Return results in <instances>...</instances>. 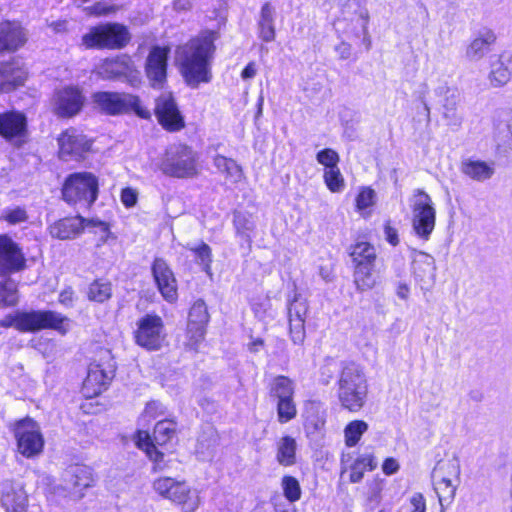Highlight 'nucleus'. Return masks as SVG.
<instances>
[{
    "instance_id": "21",
    "label": "nucleus",
    "mask_w": 512,
    "mask_h": 512,
    "mask_svg": "<svg viewBox=\"0 0 512 512\" xmlns=\"http://www.w3.org/2000/svg\"><path fill=\"white\" fill-rule=\"evenodd\" d=\"M24 266L25 258L18 245L8 236H0V274L16 272Z\"/></svg>"
},
{
    "instance_id": "1",
    "label": "nucleus",
    "mask_w": 512,
    "mask_h": 512,
    "mask_svg": "<svg viewBox=\"0 0 512 512\" xmlns=\"http://www.w3.org/2000/svg\"><path fill=\"white\" fill-rule=\"evenodd\" d=\"M216 34L205 31L176 49V59L186 84L195 89L212 79L210 62L213 57Z\"/></svg>"
},
{
    "instance_id": "51",
    "label": "nucleus",
    "mask_w": 512,
    "mask_h": 512,
    "mask_svg": "<svg viewBox=\"0 0 512 512\" xmlns=\"http://www.w3.org/2000/svg\"><path fill=\"white\" fill-rule=\"evenodd\" d=\"M316 159L325 169L338 167L340 161L338 153L330 148L319 151L316 155Z\"/></svg>"
},
{
    "instance_id": "16",
    "label": "nucleus",
    "mask_w": 512,
    "mask_h": 512,
    "mask_svg": "<svg viewBox=\"0 0 512 512\" xmlns=\"http://www.w3.org/2000/svg\"><path fill=\"white\" fill-rule=\"evenodd\" d=\"M308 310L309 305L307 300L299 294H296L288 303L289 334L294 344H302L305 340V320Z\"/></svg>"
},
{
    "instance_id": "37",
    "label": "nucleus",
    "mask_w": 512,
    "mask_h": 512,
    "mask_svg": "<svg viewBox=\"0 0 512 512\" xmlns=\"http://www.w3.org/2000/svg\"><path fill=\"white\" fill-rule=\"evenodd\" d=\"M462 172L476 181L490 179L494 169L484 161L467 160L462 164Z\"/></svg>"
},
{
    "instance_id": "4",
    "label": "nucleus",
    "mask_w": 512,
    "mask_h": 512,
    "mask_svg": "<svg viewBox=\"0 0 512 512\" xmlns=\"http://www.w3.org/2000/svg\"><path fill=\"white\" fill-rule=\"evenodd\" d=\"M98 179L90 172L69 175L63 185L62 194L66 202L90 207L98 197Z\"/></svg>"
},
{
    "instance_id": "2",
    "label": "nucleus",
    "mask_w": 512,
    "mask_h": 512,
    "mask_svg": "<svg viewBox=\"0 0 512 512\" xmlns=\"http://www.w3.org/2000/svg\"><path fill=\"white\" fill-rule=\"evenodd\" d=\"M367 396V381L362 368L354 363L346 365L338 380L341 405L352 412L359 411Z\"/></svg>"
},
{
    "instance_id": "56",
    "label": "nucleus",
    "mask_w": 512,
    "mask_h": 512,
    "mask_svg": "<svg viewBox=\"0 0 512 512\" xmlns=\"http://www.w3.org/2000/svg\"><path fill=\"white\" fill-rule=\"evenodd\" d=\"M121 201L126 207H132L137 202V193L134 189L125 188L121 193Z\"/></svg>"
},
{
    "instance_id": "6",
    "label": "nucleus",
    "mask_w": 512,
    "mask_h": 512,
    "mask_svg": "<svg viewBox=\"0 0 512 512\" xmlns=\"http://www.w3.org/2000/svg\"><path fill=\"white\" fill-rule=\"evenodd\" d=\"M131 40L126 26L120 23H107L92 28L83 35L82 44L88 48L122 49Z\"/></svg>"
},
{
    "instance_id": "26",
    "label": "nucleus",
    "mask_w": 512,
    "mask_h": 512,
    "mask_svg": "<svg viewBox=\"0 0 512 512\" xmlns=\"http://www.w3.org/2000/svg\"><path fill=\"white\" fill-rule=\"evenodd\" d=\"M27 40L26 33L17 22L0 23V53L15 51Z\"/></svg>"
},
{
    "instance_id": "5",
    "label": "nucleus",
    "mask_w": 512,
    "mask_h": 512,
    "mask_svg": "<svg viewBox=\"0 0 512 512\" xmlns=\"http://www.w3.org/2000/svg\"><path fill=\"white\" fill-rule=\"evenodd\" d=\"M434 489L441 506L449 505L460 484V462L456 457L440 460L432 473Z\"/></svg>"
},
{
    "instance_id": "49",
    "label": "nucleus",
    "mask_w": 512,
    "mask_h": 512,
    "mask_svg": "<svg viewBox=\"0 0 512 512\" xmlns=\"http://www.w3.org/2000/svg\"><path fill=\"white\" fill-rule=\"evenodd\" d=\"M496 139L499 146L512 149V114L498 125Z\"/></svg>"
},
{
    "instance_id": "15",
    "label": "nucleus",
    "mask_w": 512,
    "mask_h": 512,
    "mask_svg": "<svg viewBox=\"0 0 512 512\" xmlns=\"http://www.w3.org/2000/svg\"><path fill=\"white\" fill-rule=\"evenodd\" d=\"M0 135L16 147L27 141V118L19 111H9L0 114Z\"/></svg>"
},
{
    "instance_id": "53",
    "label": "nucleus",
    "mask_w": 512,
    "mask_h": 512,
    "mask_svg": "<svg viewBox=\"0 0 512 512\" xmlns=\"http://www.w3.org/2000/svg\"><path fill=\"white\" fill-rule=\"evenodd\" d=\"M1 219L11 225H16L25 222L28 219V215L25 209L21 207H15L5 210L1 215Z\"/></svg>"
},
{
    "instance_id": "57",
    "label": "nucleus",
    "mask_w": 512,
    "mask_h": 512,
    "mask_svg": "<svg viewBox=\"0 0 512 512\" xmlns=\"http://www.w3.org/2000/svg\"><path fill=\"white\" fill-rule=\"evenodd\" d=\"M384 234L385 239L393 246L399 244L398 231L396 228L391 226L390 221H388L384 226Z\"/></svg>"
},
{
    "instance_id": "18",
    "label": "nucleus",
    "mask_w": 512,
    "mask_h": 512,
    "mask_svg": "<svg viewBox=\"0 0 512 512\" xmlns=\"http://www.w3.org/2000/svg\"><path fill=\"white\" fill-rule=\"evenodd\" d=\"M209 313L205 302L201 299L194 302L190 308L187 323L188 345L192 348L204 340Z\"/></svg>"
},
{
    "instance_id": "22",
    "label": "nucleus",
    "mask_w": 512,
    "mask_h": 512,
    "mask_svg": "<svg viewBox=\"0 0 512 512\" xmlns=\"http://www.w3.org/2000/svg\"><path fill=\"white\" fill-rule=\"evenodd\" d=\"M412 270L422 290H429L434 285L436 264L433 256L422 251H415L413 254Z\"/></svg>"
},
{
    "instance_id": "3",
    "label": "nucleus",
    "mask_w": 512,
    "mask_h": 512,
    "mask_svg": "<svg viewBox=\"0 0 512 512\" xmlns=\"http://www.w3.org/2000/svg\"><path fill=\"white\" fill-rule=\"evenodd\" d=\"M157 167L170 177L191 178L199 173L198 155L187 145H173L165 151Z\"/></svg>"
},
{
    "instance_id": "47",
    "label": "nucleus",
    "mask_w": 512,
    "mask_h": 512,
    "mask_svg": "<svg viewBox=\"0 0 512 512\" xmlns=\"http://www.w3.org/2000/svg\"><path fill=\"white\" fill-rule=\"evenodd\" d=\"M297 415L296 404L293 398L277 401V418L282 424L293 420Z\"/></svg>"
},
{
    "instance_id": "13",
    "label": "nucleus",
    "mask_w": 512,
    "mask_h": 512,
    "mask_svg": "<svg viewBox=\"0 0 512 512\" xmlns=\"http://www.w3.org/2000/svg\"><path fill=\"white\" fill-rule=\"evenodd\" d=\"M154 113L159 124L169 132H177L185 127L184 116L170 93H164L156 99Z\"/></svg>"
},
{
    "instance_id": "45",
    "label": "nucleus",
    "mask_w": 512,
    "mask_h": 512,
    "mask_svg": "<svg viewBox=\"0 0 512 512\" xmlns=\"http://www.w3.org/2000/svg\"><path fill=\"white\" fill-rule=\"evenodd\" d=\"M136 444L140 449H143L146 452L151 460L158 462L162 459L163 453L156 449L148 432L139 431L137 434Z\"/></svg>"
},
{
    "instance_id": "44",
    "label": "nucleus",
    "mask_w": 512,
    "mask_h": 512,
    "mask_svg": "<svg viewBox=\"0 0 512 512\" xmlns=\"http://www.w3.org/2000/svg\"><path fill=\"white\" fill-rule=\"evenodd\" d=\"M323 178L327 188L333 193L341 192L345 187V180L339 167L325 169Z\"/></svg>"
},
{
    "instance_id": "10",
    "label": "nucleus",
    "mask_w": 512,
    "mask_h": 512,
    "mask_svg": "<svg viewBox=\"0 0 512 512\" xmlns=\"http://www.w3.org/2000/svg\"><path fill=\"white\" fill-rule=\"evenodd\" d=\"M65 322L68 318L55 311H18V330L21 332L55 329L64 334L67 332Z\"/></svg>"
},
{
    "instance_id": "14",
    "label": "nucleus",
    "mask_w": 512,
    "mask_h": 512,
    "mask_svg": "<svg viewBox=\"0 0 512 512\" xmlns=\"http://www.w3.org/2000/svg\"><path fill=\"white\" fill-rule=\"evenodd\" d=\"M59 157L64 161H80L91 150L92 142L76 129H67L58 138Z\"/></svg>"
},
{
    "instance_id": "43",
    "label": "nucleus",
    "mask_w": 512,
    "mask_h": 512,
    "mask_svg": "<svg viewBox=\"0 0 512 512\" xmlns=\"http://www.w3.org/2000/svg\"><path fill=\"white\" fill-rule=\"evenodd\" d=\"M175 431H176V425L173 421H169V420L159 421L155 425L154 432H153V439L157 444L163 445V444L167 443L168 441H170L174 437Z\"/></svg>"
},
{
    "instance_id": "40",
    "label": "nucleus",
    "mask_w": 512,
    "mask_h": 512,
    "mask_svg": "<svg viewBox=\"0 0 512 512\" xmlns=\"http://www.w3.org/2000/svg\"><path fill=\"white\" fill-rule=\"evenodd\" d=\"M271 395L277 398V401L290 399L294 396V385L292 380L285 376H277L271 386Z\"/></svg>"
},
{
    "instance_id": "34",
    "label": "nucleus",
    "mask_w": 512,
    "mask_h": 512,
    "mask_svg": "<svg viewBox=\"0 0 512 512\" xmlns=\"http://www.w3.org/2000/svg\"><path fill=\"white\" fill-rule=\"evenodd\" d=\"M350 256L354 267L375 265L377 259L375 247L367 242H359L352 246Z\"/></svg>"
},
{
    "instance_id": "24",
    "label": "nucleus",
    "mask_w": 512,
    "mask_h": 512,
    "mask_svg": "<svg viewBox=\"0 0 512 512\" xmlns=\"http://www.w3.org/2000/svg\"><path fill=\"white\" fill-rule=\"evenodd\" d=\"M112 370H105L100 364H91L83 382L82 392L87 398L98 396L112 379Z\"/></svg>"
},
{
    "instance_id": "55",
    "label": "nucleus",
    "mask_w": 512,
    "mask_h": 512,
    "mask_svg": "<svg viewBox=\"0 0 512 512\" xmlns=\"http://www.w3.org/2000/svg\"><path fill=\"white\" fill-rule=\"evenodd\" d=\"M234 224L238 232L251 231L254 228V224L245 215L237 214L234 217Z\"/></svg>"
},
{
    "instance_id": "41",
    "label": "nucleus",
    "mask_w": 512,
    "mask_h": 512,
    "mask_svg": "<svg viewBox=\"0 0 512 512\" xmlns=\"http://www.w3.org/2000/svg\"><path fill=\"white\" fill-rule=\"evenodd\" d=\"M17 303V284L11 279L0 282V307L14 306Z\"/></svg>"
},
{
    "instance_id": "27",
    "label": "nucleus",
    "mask_w": 512,
    "mask_h": 512,
    "mask_svg": "<svg viewBox=\"0 0 512 512\" xmlns=\"http://www.w3.org/2000/svg\"><path fill=\"white\" fill-rule=\"evenodd\" d=\"M85 222L86 220L81 216L66 217L51 224L48 230L53 238L69 240L80 235Z\"/></svg>"
},
{
    "instance_id": "23",
    "label": "nucleus",
    "mask_w": 512,
    "mask_h": 512,
    "mask_svg": "<svg viewBox=\"0 0 512 512\" xmlns=\"http://www.w3.org/2000/svg\"><path fill=\"white\" fill-rule=\"evenodd\" d=\"M83 103L84 98L79 89L67 87L56 93L53 110L60 117H72L79 113Z\"/></svg>"
},
{
    "instance_id": "30",
    "label": "nucleus",
    "mask_w": 512,
    "mask_h": 512,
    "mask_svg": "<svg viewBox=\"0 0 512 512\" xmlns=\"http://www.w3.org/2000/svg\"><path fill=\"white\" fill-rule=\"evenodd\" d=\"M512 74V56L503 54L492 64L489 80L492 86L501 87L507 84Z\"/></svg>"
},
{
    "instance_id": "39",
    "label": "nucleus",
    "mask_w": 512,
    "mask_h": 512,
    "mask_svg": "<svg viewBox=\"0 0 512 512\" xmlns=\"http://www.w3.org/2000/svg\"><path fill=\"white\" fill-rule=\"evenodd\" d=\"M368 430V424L363 420H353L344 429L345 444L354 447L360 441L362 435Z\"/></svg>"
},
{
    "instance_id": "8",
    "label": "nucleus",
    "mask_w": 512,
    "mask_h": 512,
    "mask_svg": "<svg viewBox=\"0 0 512 512\" xmlns=\"http://www.w3.org/2000/svg\"><path fill=\"white\" fill-rule=\"evenodd\" d=\"M412 228L415 234L428 240L436 224V209L431 197L423 190L414 191L412 202Z\"/></svg>"
},
{
    "instance_id": "32",
    "label": "nucleus",
    "mask_w": 512,
    "mask_h": 512,
    "mask_svg": "<svg viewBox=\"0 0 512 512\" xmlns=\"http://www.w3.org/2000/svg\"><path fill=\"white\" fill-rule=\"evenodd\" d=\"M353 276L356 288L361 292L373 289L379 281V274L375 270V265L354 267Z\"/></svg>"
},
{
    "instance_id": "46",
    "label": "nucleus",
    "mask_w": 512,
    "mask_h": 512,
    "mask_svg": "<svg viewBox=\"0 0 512 512\" xmlns=\"http://www.w3.org/2000/svg\"><path fill=\"white\" fill-rule=\"evenodd\" d=\"M112 295L111 284L109 282L94 281L88 291V298L92 301L102 303L108 300Z\"/></svg>"
},
{
    "instance_id": "60",
    "label": "nucleus",
    "mask_w": 512,
    "mask_h": 512,
    "mask_svg": "<svg viewBox=\"0 0 512 512\" xmlns=\"http://www.w3.org/2000/svg\"><path fill=\"white\" fill-rule=\"evenodd\" d=\"M410 503L413 506L412 512H426L425 499L421 493H415L411 497Z\"/></svg>"
},
{
    "instance_id": "61",
    "label": "nucleus",
    "mask_w": 512,
    "mask_h": 512,
    "mask_svg": "<svg viewBox=\"0 0 512 512\" xmlns=\"http://www.w3.org/2000/svg\"><path fill=\"white\" fill-rule=\"evenodd\" d=\"M395 293L401 300L407 301L410 295V287L407 283L399 281L396 283Z\"/></svg>"
},
{
    "instance_id": "36",
    "label": "nucleus",
    "mask_w": 512,
    "mask_h": 512,
    "mask_svg": "<svg viewBox=\"0 0 512 512\" xmlns=\"http://www.w3.org/2000/svg\"><path fill=\"white\" fill-rule=\"evenodd\" d=\"M296 440L291 436H284L277 442L276 459L282 466L288 467L296 463Z\"/></svg>"
},
{
    "instance_id": "17",
    "label": "nucleus",
    "mask_w": 512,
    "mask_h": 512,
    "mask_svg": "<svg viewBox=\"0 0 512 512\" xmlns=\"http://www.w3.org/2000/svg\"><path fill=\"white\" fill-rule=\"evenodd\" d=\"M0 493L1 505L7 512H27L28 493L22 480L3 481Z\"/></svg>"
},
{
    "instance_id": "33",
    "label": "nucleus",
    "mask_w": 512,
    "mask_h": 512,
    "mask_svg": "<svg viewBox=\"0 0 512 512\" xmlns=\"http://www.w3.org/2000/svg\"><path fill=\"white\" fill-rule=\"evenodd\" d=\"M495 36L492 32H486L475 38L466 49V58L470 61L482 59L494 43Z\"/></svg>"
},
{
    "instance_id": "38",
    "label": "nucleus",
    "mask_w": 512,
    "mask_h": 512,
    "mask_svg": "<svg viewBox=\"0 0 512 512\" xmlns=\"http://www.w3.org/2000/svg\"><path fill=\"white\" fill-rule=\"evenodd\" d=\"M377 462L371 454H365L358 457L351 466L350 481L358 483L362 480L366 470H374Z\"/></svg>"
},
{
    "instance_id": "12",
    "label": "nucleus",
    "mask_w": 512,
    "mask_h": 512,
    "mask_svg": "<svg viewBox=\"0 0 512 512\" xmlns=\"http://www.w3.org/2000/svg\"><path fill=\"white\" fill-rule=\"evenodd\" d=\"M15 436L18 451L23 456L31 458L42 452L44 439L38 423L33 419L19 421L15 428Z\"/></svg>"
},
{
    "instance_id": "58",
    "label": "nucleus",
    "mask_w": 512,
    "mask_h": 512,
    "mask_svg": "<svg viewBox=\"0 0 512 512\" xmlns=\"http://www.w3.org/2000/svg\"><path fill=\"white\" fill-rule=\"evenodd\" d=\"M399 468L400 466L398 461L393 457L386 458L382 464V471L386 475L395 474L398 472Z\"/></svg>"
},
{
    "instance_id": "64",
    "label": "nucleus",
    "mask_w": 512,
    "mask_h": 512,
    "mask_svg": "<svg viewBox=\"0 0 512 512\" xmlns=\"http://www.w3.org/2000/svg\"><path fill=\"white\" fill-rule=\"evenodd\" d=\"M335 50L343 60L348 59L351 55V45L346 42H341L335 47Z\"/></svg>"
},
{
    "instance_id": "7",
    "label": "nucleus",
    "mask_w": 512,
    "mask_h": 512,
    "mask_svg": "<svg viewBox=\"0 0 512 512\" xmlns=\"http://www.w3.org/2000/svg\"><path fill=\"white\" fill-rule=\"evenodd\" d=\"M96 107L109 115L125 114L134 111L139 117L148 119L150 112L140 105L137 96L118 92H97L92 96Z\"/></svg>"
},
{
    "instance_id": "19",
    "label": "nucleus",
    "mask_w": 512,
    "mask_h": 512,
    "mask_svg": "<svg viewBox=\"0 0 512 512\" xmlns=\"http://www.w3.org/2000/svg\"><path fill=\"white\" fill-rule=\"evenodd\" d=\"M152 274L163 298L173 303L178 298L177 281L173 271L161 258H156L152 265Z\"/></svg>"
},
{
    "instance_id": "31",
    "label": "nucleus",
    "mask_w": 512,
    "mask_h": 512,
    "mask_svg": "<svg viewBox=\"0 0 512 512\" xmlns=\"http://www.w3.org/2000/svg\"><path fill=\"white\" fill-rule=\"evenodd\" d=\"M274 15L275 9L270 3H265L261 8L258 20L259 37L265 42H271L275 39Z\"/></svg>"
},
{
    "instance_id": "59",
    "label": "nucleus",
    "mask_w": 512,
    "mask_h": 512,
    "mask_svg": "<svg viewBox=\"0 0 512 512\" xmlns=\"http://www.w3.org/2000/svg\"><path fill=\"white\" fill-rule=\"evenodd\" d=\"M85 12L88 15L101 16L108 14L110 9L103 2H97L92 6L86 7Z\"/></svg>"
},
{
    "instance_id": "62",
    "label": "nucleus",
    "mask_w": 512,
    "mask_h": 512,
    "mask_svg": "<svg viewBox=\"0 0 512 512\" xmlns=\"http://www.w3.org/2000/svg\"><path fill=\"white\" fill-rule=\"evenodd\" d=\"M0 326L4 328L14 327L18 330V311L2 318L0 320Z\"/></svg>"
},
{
    "instance_id": "48",
    "label": "nucleus",
    "mask_w": 512,
    "mask_h": 512,
    "mask_svg": "<svg viewBox=\"0 0 512 512\" xmlns=\"http://www.w3.org/2000/svg\"><path fill=\"white\" fill-rule=\"evenodd\" d=\"M281 486L285 498L290 502H296L301 498V487L299 481L293 476H284Z\"/></svg>"
},
{
    "instance_id": "29",
    "label": "nucleus",
    "mask_w": 512,
    "mask_h": 512,
    "mask_svg": "<svg viewBox=\"0 0 512 512\" xmlns=\"http://www.w3.org/2000/svg\"><path fill=\"white\" fill-rule=\"evenodd\" d=\"M65 488L75 492L88 488L93 484L91 470L86 466L76 465L65 472Z\"/></svg>"
},
{
    "instance_id": "20",
    "label": "nucleus",
    "mask_w": 512,
    "mask_h": 512,
    "mask_svg": "<svg viewBox=\"0 0 512 512\" xmlns=\"http://www.w3.org/2000/svg\"><path fill=\"white\" fill-rule=\"evenodd\" d=\"M170 49L155 46L151 49L146 60V74L153 87H162L166 80L167 59Z\"/></svg>"
},
{
    "instance_id": "11",
    "label": "nucleus",
    "mask_w": 512,
    "mask_h": 512,
    "mask_svg": "<svg viewBox=\"0 0 512 512\" xmlns=\"http://www.w3.org/2000/svg\"><path fill=\"white\" fill-rule=\"evenodd\" d=\"M96 73L105 80L123 79L133 86L140 83V72L128 55L103 60L97 66Z\"/></svg>"
},
{
    "instance_id": "63",
    "label": "nucleus",
    "mask_w": 512,
    "mask_h": 512,
    "mask_svg": "<svg viewBox=\"0 0 512 512\" xmlns=\"http://www.w3.org/2000/svg\"><path fill=\"white\" fill-rule=\"evenodd\" d=\"M59 301L65 306H71L74 301V292L71 288L64 289L59 295Z\"/></svg>"
},
{
    "instance_id": "52",
    "label": "nucleus",
    "mask_w": 512,
    "mask_h": 512,
    "mask_svg": "<svg viewBox=\"0 0 512 512\" xmlns=\"http://www.w3.org/2000/svg\"><path fill=\"white\" fill-rule=\"evenodd\" d=\"M87 225H92L94 227L93 233L97 236L96 245L98 247L106 243L108 238L111 236L109 226L105 222L89 220L87 221Z\"/></svg>"
},
{
    "instance_id": "35",
    "label": "nucleus",
    "mask_w": 512,
    "mask_h": 512,
    "mask_svg": "<svg viewBox=\"0 0 512 512\" xmlns=\"http://www.w3.org/2000/svg\"><path fill=\"white\" fill-rule=\"evenodd\" d=\"M213 163L217 170L233 183L241 182L244 179L243 169L235 160L223 155H216Z\"/></svg>"
},
{
    "instance_id": "25",
    "label": "nucleus",
    "mask_w": 512,
    "mask_h": 512,
    "mask_svg": "<svg viewBox=\"0 0 512 512\" xmlns=\"http://www.w3.org/2000/svg\"><path fill=\"white\" fill-rule=\"evenodd\" d=\"M153 488L160 496L178 504L185 503L190 494V488L185 482L170 477L156 479Z\"/></svg>"
},
{
    "instance_id": "50",
    "label": "nucleus",
    "mask_w": 512,
    "mask_h": 512,
    "mask_svg": "<svg viewBox=\"0 0 512 512\" xmlns=\"http://www.w3.org/2000/svg\"><path fill=\"white\" fill-rule=\"evenodd\" d=\"M457 103L458 101L454 96L446 99L443 117L446 119L448 125L459 126L462 123V117L457 111Z\"/></svg>"
},
{
    "instance_id": "42",
    "label": "nucleus",
    "mask_w": 512,
    "mask_h": 512,
    "mask_svg": "<svg viewBox=\"0 0 512 512\" xmlns=\"http://www.w3.org/2000/svg\"><path fill=\"white\" fill-rule=\"evenodd\" d=\"M188 249L194 253L198 263L202 266L203 271H205L207 275L211 276L212 250L210 246L201 242L197 246H188Z\"/></svg>"
},
{
    "instance_id": "28",
    "label": "nucleus",
    "mask_w": 512,
    "mask_h": 512,
    "mask_svg": "<svg viewBox=\"0 0 512 512\" xmlns=\"http://www.w3.org/2000/svg\"><path fill=\"white\" fill-rule=\"evenodd\" d=\"M26 72L15 63L0 65V92H9L24 84Z\"/></svg>"
},
{
    "instance_id": "54",
    "label": "nucleus",
    "mask_w": 512,
    "mask_h": 512,
    "mask_svg": "<svg viewBox=\"0 0 512 512\" xmlns=\"http://www.w3.org/2000/svg\"><path fill=\"white\" fill-rule=\"evenodd\" d=\"M375 192L370 188H364L356 197V206L358 210H364L374 204Z\"/></svg>"
},
{
    "instance_id": "9",
    "label": "nucleus",
    "mask_w": 512,
    "mask_h": 512,
    "mask_svg": "<svg viewBox=\"0 0 512 512\" xmlns=\"http://www.w3.org/2000/svg\"><path fill=\"white\" fill-rule=\"evenodd\" d=\"M134 339L137 345L148 351L160 350L166 341L162 318L155 314H147L140 318L137 321Z\"/></svg>"
}]
</instances>
